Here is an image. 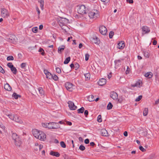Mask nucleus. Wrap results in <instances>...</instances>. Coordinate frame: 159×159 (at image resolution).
<instances>
[{
	"mask_svg": "<svg viewBox=\"0 0 159 159\" xmlns=\"http://www.w3.org/2000/svg\"><path fill=\"white\" fill-rule=\"evenodd\" d=\"M86 8L84 5L80 6L78 9V13L81 15L86 14Z\"/></svg>",
	"mask_w": 159,
	"mask_h": 159,
	"instance_id": "3",
	"label": "nucleus"
},
{
	"mask_svg": "<svg viewBox=\"0 0 159 159\" xmlns=\"http://www.w3.org/2000/svg\"><path fill=\"white\" fill-rule=\"evenodd\" d=\"M144 55L146 58H148L149 57V54L148 52H144Z\"/></svg>",
	"mask_w": 159,
	"mask_h": 159,
	"instance_id": "42",
	"label": "nucleus"
},
{
	"mask_svg": "<svg viewBox=\"0 0 159 159\" xmlns=\"http://www.w3.org/2000/svg\"><path fill=\"white\" fill-rule=\"evenodd\" d=\"M89 55L88 53H86L85 54V60L86 61H88L89 60Z\"/></svg>",
	"mask_w": 159,
	"mask_h": 159,
	"instance_id": "48",
	"label": "nucleus"
},
{
	"mask_svg": "<svg viewBox=\"0 0 159 159\" xmlns=\"http://www.w3.org/2000/svg\"><path fill=\"white\" fill-rule=\"evenodd\" d=\"M84 143L86 144H88L89 143V140L88 139H87L84 140Z\"/></svg>",
	"mask_w": 159,
	"mask_h": 159,
	"instance_id": "57",
	"label": "nucleus"
},
{
	"mask_svg": "<svg viewBox=\"0 0 159 159\" xmlns=\"http://www.w3.org/2000/svg\"><path fill=\"white\" fill-rule=\"evenodd\" d=\"M142 82L141 80H139L133 84L132 85V86L133 87H140L142 86Z\"/></svg>",
	"mask_w": 159,
	"mask_h": 159,
	"instance_id": "15",
	"label": "nucleus"
},
{
	"mask_svg": "<svg viewBox=\"0 0 159 159\" xmlns=\"http://www.w3.org/2000/svg\"><path fill=\"white\" fill-rule=\"evenodd\" d=\"M65 87L66 89L70 91H72L73 90V85L70 82H67L65 84Z\"/></svg>",
	"mask_w": 159,
	"mask_h": 159,
	"instance_id": "11",
	"label": "nucleus"
},
{
	"mask_svg": "<svg viewBox=\"0 0 159 159\" xmlns=\"http://www.w3.org/2000/svg\"><path fill=\"white\" fill-rule=\"evenodd\" d=\"M66 122L68 125H72V123L71 122L68 121H66Z\"/></svg>",
	"mask_w": 159,
	"mask_h": 159,
	"instance_id": "60",
	"label": "nucleus"
},
{
	"mask_svg": "<svg viewBox=\"0 0 159 159\" xmlns=\"http://www.w3.org/2000/svg\"><path fill=\"white\" fill-rule=\"evenodd\" d=\"M142 98V96L140 95L135 100L136 102L139 101Z\"/></svg>",
	"mask_w": 159,
	"mask_h": 159,
	"instance_id": "46",
	"label": "nucleus"
},
{
	"mask_svg": "<svg viewBox=\"0 0 159 159\" xmlns=\"http://www.w3.org/2000/svg\"><path fill=\"white\" fill-rule=\"evenodd\" d=\"M11 137L14 141L15 145L17 147H20L21 144V141L19 136L15 133H12Z\"/></svg>",
	"mask_w": 159,
	"mask_h": 159,
	"instance_id": "1",
	"label": "nucleus"
},
{
	"mask_svg": "<svg viewBox=\"0 0 159 159\" xmlns=\"http://www.w3.org/2000/svg\"><path fill=\"white\" fill-rule=\"evenodd\" d=\"M16 39V36L12 34L8 35L6 38L7 41L11 43H14L15 42Z\"/></svg>",
	"mask_w": 159,
	"mask_h": 159,
	"instance_id": "5",
	"label": "nucleus"
},
{
	"mask_svg": "<svg viewBox=\"0 0 159 159\" xmlns=\"http://www.w3.org/2000/svg\"><path fill=\"white\" fill-rule=\"evenodd\" d=\"M68 104L70 110H75L77 109V107L74 105V103L73 102L69 101L68 102Z\"/></svg>",
	"mask_w": 159,
	"mask_h": 159,
	"instance_id": "10",
	"label": "nucleus"
},
{
	"mask_svg": "<svg viewBox=\"0 0 159 159\" xmlns=\"http://www.w3.org/2000/svg\"><path fill=\"white\" fill-rule=\"evenodd\" d=\"M139 149L142 152H144L146 151V149H145L142 146H140L139 147Z\"/></svg>",
	"mask_w": 159,
	"mask_h": 159,
	"instance_id": "50",
	"label": "nucleus"
},
{
	"mask_svg": "<svg viewBox=\"0 0 159 159\" xmlns=\"http://www.w3.org/2000/svg\"><path fill=\"white\" fill-rule=\"evenodd\" d=\"M0 72L3 74L5 73V71L2 67L0 66Z\"/></svg>",
	"mask_w": 159,
	"mask_h": 159,
	"instance_id": "53",
	"label": "nucleus"
},
{
	"mask_svg": "<svg viewBox=\"0 0 159 159\" xmlns=\"http://www.w3.org/2000/svg\"><path fill=\"white\" fill-rule=\"evenodd\" d=\"M60 145L61 147L63 148H65L66 147V144L63 141H61L60 142Z\"/></svg>",
	"mask_w": 159,
	"mask_h": 159,
	"instance_id": "41",
	"label": "nucleus"
},
{
	"mask_svg": "<svg viewBox=\"0 0 159 159\" xmlns=\"http://www.w3.org/2000/svg\"><path fill=\"white\" fill-rule=\"evenodd\" d=\"M43 127L48 128L49 123H44L42 124Z\"/></svg>",
	"mask_w": 159,
	"mask_h": 159,
	"instance_id": "38",
	"label": "nucleus"
},
{
	"mask_svg": "<svg viewBox=\"0 0 159 159\" xmlns=\"http://www.w3.org/2000/svg\"><path fill=\"white\" fill-rule=\"evenodd\" d=\"M92 41L95 43H98L99 42V39L95 36H94L92 40Z\"/></svg>",
	"mask_w": 159,
	"mask_h": 159,
	"instance_id": "24",
	"label": "nucleus"
},
{
	"mask_svg": "<svg viewBox=\"0 0 159 159\" xmlns=\"http://www.w3.org/2000/svg\"><path fill=\"white\" fill-rule=\"evenodd\" d=\"M4 89L6 90L10 91L11 90L12 88L11 86L8 83H7L4 85Z\"/></svg>",
	"mask_w": 159,
	"mask_h": 159,
	"instance_id": "20",
	"label": "nucleus"
},
{
	"mask_svg": "<svg viewBox=\"0 0 159 159\" xmlns=\"http://www.w3.org/2000/svg\"><path fill=\"white\" fill-rule=\"evenodd\" d=\"M101 132L102 135L103 136L107 137L109 136L108 132L105 129H101Z\"/></svg>",
	"mask_w": 159,
	"mask_h": 159,
	"instance_id": "16",
	"label": "nucleus"
},
{
	"mask_svg": "<svg viewBox=\"0 0 159 159\" xmlns=\"http://www.w3.org/2000/svg\"><path fill=\"white\" fill-rule=\"evenodd\" d=\"M44 72L46 75V78L49 79H52V75L51 74L48 72V71L47 70H44Z\"/></svg>",
	"mask_w": 159,
	"mask_h": 159,
	"instance_id": "14",
	"label": "nucleus"
},
{
	"mask_svg": "<svg viewBox=\"0 0 159 159\" xmlns=\"http://www.w3.org/2000/svg\"><path fill=\"white\" fill-rule=\"evenodd\" d=\"M117 100V101L119 103H121L122 101H123V99H122V98H120L119 99H118Z\"/></svg>",
	"mask_w": 159,
	"mask_h": 159,
	"instance_id": "55",
	"label": "nucleus"
},
{
	"mask_svg": "<svg viewBox=\"0 0 159 159\" xmlns=\"http://www.w3.org/2000/svg\"><path fill=\"white\" fill-rule=\"evenodd\" d=\"M59 23V25L61 29L64 30L66 32H68L70 30V28L68 26L62 23L60 21Z\"/></svg>",
	"mask_w": 159,
	"mask_h": 159,
	"instance_id": "9",
	"label": "nucleus"
},
{
	"mask_svg": "<svg viewBox=\"0 0 159 159\" xmlns=\"http://www.w3.org/2000/svg\"><path fill=\"white\" fill-rule=\"evenodd\" d=\"M148 111V108H145L143 111V115L144 116H147Z\"/></svg>",
	"mask_w": 159,
	"mask_h": 159,
	"instance_id": "32",
	"label": "nucleus"
},
{
	"mask_svg": "<svg viewBox=\"0 0 159 159\" xmlns=\"http://www.w3.org/2000/svg\"><path fill=\"white\" fill-rule=\"evenodd\" d=\"M142 30L143 32H145V34L148 33L150 32L147 26H143L142 27Z\"/></svg>",
	"mask_w": 159,
	"mask_h": 159,
	"instance_id": "21",
	"label": "nucleus"
},
{
	"mask_svg": "<svg viewBox=\"0 0 159 159\" xmlns=\"http://www.w3.org/2000/svg\"><path fill=\"white\" fill-rule=\"evenodd\" d=\"M153 74L151 72H149L146 73L145 75V76L146 77H148L149 78H151Z\"/></svg>",
	"mask_w": 159,
	"mask_h": 159,
	"instance_id": "26",
	"label": "nucleus"
},
{
	"mask_svg": "<svg viewBox=\"0 0 159 159\" xmlns=\"http://www.w3.org/2000/svg\"><path fill=\"white\" fill-rule=\"evenodd\" d=\"M84 76H85L86 80H89L90 79V75L89 73L85 74Z\"/></svg>",
	"mask_w": 159,
	"mask_h": 159,
	"instance_id": "31",
	"label": "nucleus"
},
{
	"mask_svg": "<svg viewBox=\"0 0 159 159\" xmlns=\"http://www.w3.org/2000/svg\"><path fill=\"white\" fill-rule=\"evenodd\" d=\"M56 72L59 74L61 72V70L60 68H58V67L56 69Z\"/></svg>",
	"mask_w": 159,
	"mask_h": 159,
	"instance_id": "52",
	"label": "nucleus"
},
{
	"mask_svg": "<svg viewBox=\"0 0 159 159\" xmlns=\"http://www.w3.org/2000/svg\"><path fill=\"white\" fill-rule=\"evenodd\" d=\"M89 16L90 18L96 20L99 17V13L97 10H94L89 12Z\"/></svg>",
	"mask_w": 159,
	"mask_h": 159,
	"instance_id": "2",
	"label": "nucleus"
},
{
	"mask_svg": "<svg viewBox=\"0 0 159 159\" xmlns=\"http://www.w3.org/2000/svg\"><path fill=\"white\" fill-rule=\"evenodd\" d=\"M113 107V105L111 102H110L108 104L107 107V110H110Z\"/></svg>",
	"mask_w": 159,
	"mask_h": 159,
	"instance_id": "34",
	"label": "nucleus"
},
{
	"mask_svg": "<svg viewBox=\"0 0 159 159\" xmlns=\"http://www.w3.org/2000/svg\"><path fill=\"white\" fill-rule=\"evenodd\" d=\"M125 47L124 42L121 41L118 44L117 48L120 49H123Z\"/></svg>",
	"mask_w": 159,
	"mask_h": 159,
	"instance_id": "17",
	"label": "nucleus"
},
{
	"mask_svg": "<svg viewBox=\"0 0 159 159\" xmlns=\"http://www.w3.org/2000/svg\"><path fill=\"white\" fill-rule=\"evenodd\" d=\"M124 135L125 136H127L128 135V133L127 131H125L124 133Z\"/></svg>",
	"mask_w": 159,
	"mask_h": 159,
	"instance_id": "61",
	"label": "nucleus"
},
{
	"mask_svg": "<svg viewBox=\"0 0 159 159\" xmlns=\"http://www.w3.org/2000/svg\"><path fill=\"white\" fill-rule=\"evenodd\" d=\"M84 110V107H82L80 108L78 110V113H83Z\"/></svg>",
	"mask_w": 159,
	"mask_h": 159,
	"instance_id": "37",
	"label": "nucleus"
},
{
	"mask_svg": "<svg viewBox=\"0 0 159 159\" xmlns=\"http://www.w3.org/2000/svg\"><path fill=\"white\" fill-rule=\"evenodd\" d=\"M99 31L103 35H105L107 32V28L104 26H101L99 27Z\"/></svg>",
	"mask_w": 159,
	"mask_h": 159,
	"instance_id": "8",
	"label": "nucleus"
},
{
	"mask_svg": "<svg viewBox=\"0 0 159 159\" xmlns=\"http://www.w3.org/2000/svg\"><path fill=\"white\" fill-rule=\"evenodd\" d=\"M8 116L9 117L10 119L12 120H14V118L15 117V115L11 114L8 115Z\"/></svg>",
	"mask_w": 159,
	"mask_h": 159,
	"instance_id": "36",
	"label": "nucleus"
},
{
	"mask_svg": "<svg viewBox=\"0 0 159 159\" xmlns=\"http://www.w3.org/2000/svg\"><path fill=\"white\" fill-rule=\"evenodd\" d=\"M114 34V32L112 31H111L109 34V37L110 39L112 38V37Z\"/></svg>",
	"mask_w": 159,
	"mask_h": 159,
	"instance_id": "39",
	"label": "nucleus"
},
{
	"mask_svg": "<svg viewBox=\"0 0 159 159\" xmlns=\"http://www.w3.org/2000/svg\"><path fill=\"white\" fill-rule=\"evenodd\" d=\"M52 78L55 80H57L58 79V77L56 75L52 76Z\"/></svg>",
	"mask_w": 159,
	"mask_h": 159,
	"instance_id": "51",
	"label": "nucleus"
},
{
	"mask_svg": "<svg viewBox=\"0 0 159 159\" xmlns=\"http://www.w3.org/2000/svg\"><path fill=\"white\" fill-rule=\"evenodd\" d=\"M107 76L109 79L112 76L111 73H110L109 75H108Z\"/></svg>",
	"mask_w": 159,
	"mask_h": 159,
	"instance_id": "62",
	"label": "nucleus"
},
{
	"mask_svg": "<svg viewBox=\"0 0 159 159\" xmlns=\"http://www.w3.org/2000/svg\"><path fill=\"white\" fill-rule=\"evenodd\" d=\"M41 131H39L36 129H33L32 131L33 135L37 139L39 137V135L40 134V132Z\"/></svg>",
	"mask_w": 159,
	"mask_h": 159,
	"instance_id": "13",
	"label": "nucleus"
},
{
	"mask_svg": "<svg viewBox=\"0 0 159 159\" xmlns=\"http://www.w3.org/2000/svg\"><path fill=\"white\" fill-rule=\"evenodd\" d=\"M115 64L116 65L115 68H117V67H118L121 65V61L120 60H116L115 61Z\"/></svg>",
	"mask_w": 159,
	"mask_h": 159,
	"instance_id": "25",
	"label": "nucleus"
},
{
	"mask_svg": "<svg viewBox=\"0 0 159 159\" xmlns=\"http://www.w3.org/2000/svg\"><path fill=\"white\" fill-rule=\"evenodd\" d=\"M1 16L3 18L7 17L9 16V13L6 9L3 8L1 9Z\"/></svg>",
	"mask_w": 159,
	"mask_h": 159,
	"instance_id": "6",
	"label": "nucleus"
},
{
	"mask_svg": "<svg viewBox=\"0 0 159 159\" xmlns=\"http://www.w3.org/2000/svg\"><path fill=\"white\" fill-rule=\"evenodd\" d=\"M50 154L56 157H59L60 156V154L58 152H55L52 151L50 152Z\"/></svg>",
	"mask_w": 159,
	"mask_h": 159,
	"instance_id": "22",
	"label": "nucleus"
},
{
	"mask_svg": "<svg viewBox=\"0 0 159 159\" xmlns=\"http://www.w3.org/2000/svg\"><path fill=\"white\" fill-rule=\"evenodd\" d=\"M43 148V146L42 145H40L39 146V150L40 151Z\"/></svg>",
	"mask_w": 159,
	"mask_h": 159,
	"instance_id": "59",
	"label": "nucleus"
},
{
	"mask_svg": "<svg viewBox=\"0 0 159 159\" xmlns=\"http://www.w3.org/2000/svg\"><path fill=\"white\" fill-rule=\"evenodd\" d=\"M110 97L111 98L114 100H116L118 99V95L117 93L116 92L113 91L110 93Z\"/></svg>",
	"mask_w": 159,
	"mask_h": 159,
	"instance_id": "12",
	"label": "nucleus"
},
{
	"mask_svg": "<svg viewBox=\"0 0 159 159\" xmlns=\"http://www.w3.org/2000/svg\"><path fill=\"white\" fill-rule=\"evenodd\" d=\"M60 128V126L57 123L55 122L49 123L48 129H56Z\"/></svg>",
	"mask_w": 159,
	"mask_h": 159,
	"instance_id": "4",
	"label": "nucleus"
},
{
	"mask_svg": "<svg viewBox=\"0 0 159 159\" xmlns=\"http://www.w3.org/2000/svg\"><path fill=\"white\" fill-rule=\"evenodd\" d=\"M13 120L20 124H22L23 122V121L16 115H15L14 120Z\"/></svg>",
	"mask_w": 159,
	"mask_h": 159,
	"instance_id": "19",
	"label": "nucleus"
},
{
	"mask_svg": "<svg viewBox=\"0 0 159 159\" xmlns=\"http://www.w3.org/2000/svg\"><path fill=\"white\" fill-rule=\"evenodd\" d=\"M64 159H75L73 158H71L70 157H64Z\"/></svg>",
	"mask_w": 159,
	"mask_h": 159,
	"instance_id": "64",
	"label": "nucleus"
},
{
	"mask_svg": "<svg viewBox=\"0 0 159 159\" xmlns=\"http://www.w3.org/2000/svg\"><path fill=\"white\" fill-rule=\"evenodd\" d=\"M26 65V64L25 63H22L21 65V67L23 70H25Z\"/></svg>",
	"mask_w": 159,
	"mask_h": 159,
	"instance_id": "47",
	"label": "nucleus"
},
{
	"mask_svg": "<svg viewBox=\"0 0 159 159\" xmlns=\"http://www.w3.org/2000/svg\"><path fill=\"white\" fill-rule=\"evenodd\" d=\"M106 83V80L104 78H101L98 83L99 85L102 86Z\"/></svg>",
	"mask_w": 159,
	"mask_h": 159,
	"instance_id": "18",
	"label": "nucleus"
},
{
	"mask_svg": "<svg viewBox=\"0 0 159 159\" xmlns=\"http://www.w3.org/2000/svg\"><path fill=\"white\" fill-rule=\"evenodd\" d=\"M97 120L99 122H101L102 121V119L101 115H99L98 117Z\"/></svg>",
	"mask_w": 159,
	"mask_h": 159,
	"instance_id": "43",
	"label": "nucleus"
},
{
	"mask_svg": "<svg viewBox=\"0 0 159 159\" xmlns=\"http://www.w3.org/2000/svg\"><path fill=\"white\" fill-rule=\"evenodd\" d=\"M70 57H68L67 58L65 61H64V64H68L70 61Z\"/></svg>",
	"mask_w": 159,
	"mask_h": 159,
	"instance_id": "35",
	"label": "nucleus"
},
{
	"mask_svg": "<svg viewBox=\"0 0 159 159\" xmlns=\"http://www.w3.org/2000/svg\"><path fill=\"white\" fill-rule=\"evenodd\" d=\"M102 2H103L105 4L107 3H108L109 1L110 0H101Z\"/></svg>",
	"mask_w": 159,
	"mask_h": 159,
	"instance_id": "54",
	"label": "nucleus"
},
{
	"mask_svg": "<svg viewBox=\"0 0 159 159\" xmlns=\"http://www.w3.org/2000/svg\"><path fill=\"white\" fill-rule=\"evenodd\" d=\"M40 135H39V137L37 139L41 141H45L46 139V134L42 131L40 132Z\"/></svg>",
	"mask_w": 159,
	"mask_h": 159,
	"instance_id": "7",
	"label": "nucleus"
},
{
	"mask_svg": "<svg viewBox=\"0 0 159 159\" xmlns=\"http://www.w3.org/2000/svg\"><path fill=\"white\" fill-rule=\"evenodd\" d=\"M128 2H129V3H133V0H126Z\"/></svg>",
	"mask_w": 159,
	"mask_h": 159,
	"instance_id": "58",
	"label": "nucleus"
},
{
	"mask_svg": "<svg viewBox=\"0 0 159 159\" xmlns=\"http://www.w3.org/2000/svg\"><path fill=\"white\" fill-rule=\"evenodd\" d=\"M38 28L37 27H35L32 29V31L34 33H36L38 31Z\"/></svg>",
	"mask_w": 159,
	"mask_h": 159,
	"instance_id": "40",
	"label": "nucleus"
},
{
	"mask_svg": "<svg viewBox=\"0 0 159 159\" xmlns=\"http://www.w3.org/2000/svg\"><path fill=\"white\" fill-rule=\"evenodd\" d=\"M85 147L83 145H81L79 147V149L81 151H84L85 149Z\"/></svg>",
	"mask_w": 159,
	"mask_h": 159,
	"instance_id": "45",
	"label": "nucleus"
},
{
	"mask_svg": "<svg viewBox=\"0 0 159 159\" xmlns=\"http://www.w3.org/2000/svg\"><path fill=\"white\" fill-rule=\"evenodd\" d=\"M11 71L14 74H16L17 73V70L16 68L14 66L13 67L11 68Z\"/></svg>",
	"mask_w": 159,
	"mask_h": 159,
	"instance_id": "33",
	"label": "nucleus"
},
{
	"mask_svg": "<svg viewBox=\"0 0 159 159\" xmlns=\"http://www.w3.org/2000/svg\"><path fill=\"white\" fill-rule=\"evenodd\" d=\"M7 66L9 67L10 68L13 67V66H14L11 63H8L7 64Z\"/></svg>",
	"mask_w": 159,
	"mask_h": 159,
	"instance_id": "49",
	"label": "nucleus"
},
{
	"mask_svg": "<svg viewBox=\"0 0 159 159\" xmlns=\"http://www.w3.org/2000/svg\"><path fill=\"white\" fill-rule=\"evenodd\" d=\"M65 48V46L62 45L61 47H59L58 48V52L59 53H61L63 51Z\"/></svg>",
	"mask_w": 159,
	"mask_h": 159,
	"instance_id": "27",
	"label": "nucleus"
},
{
	"mask_svg": "<svg viewBox=\"0 0 159 159\" xmlns=\"http://www.w3.org/2000/svg\"><path fill=\"white\" fill-rule=\"evenodd\" d=\"M39 2L40 3V7L42 10L43 9L44 1L43 0H39Z\"/></svg>",
	"mask_w": 159,
	"mask_h": 159,
	"instance_id": "28",
	"label": "nucleus"
},
{
	"mask_svg": "<svg viewBox=\"0 0 159 159\" xmlns=\"http://www.w3.org/2000/svg\"><path fill=\"white\" fill-rule=\"evenodd\" d=\"M159 103V99H158L155 102V104L157 105Z\"/></svg>",
	"mask_w": 159,
	"mask_h": 159,
	"instance_id": "63",
	"label": "nucleus"
},
{
	"mask_svg": "<svg viewBox=\"0 0 159 159\" xmlns=\"http://www.w3.org/2000/svg\"><path fill=\"white\" fill-rule=\"evenodd\" d=\"M84 114L86 117H87V116L88 114V111L87 110H86L84 111Z\"/></svg>",
	"mask_w": 159,
	"mask_h": 159,
	"instance_id": "56",
	"label": "nucleus"
},
{
	"mask_svg": "<svg viewBox=\"0 0 159 159\" xmlns=\"http://www.w3.org/2000/svg\"><path fill=\"white\" fill-rule=\"evenodd\" d=\"M13 97H14L15 99H18V97L20 98L21 96L20 95L17 94L16 93H14L12 95Z\"/></svg>",
	"mask_w": 159,
	"mask_h": 159,
	"instance_id": "29",
	"label": "nucleus"
},
{
	"mask_svg": "<svg viewBox=\"0 0 159 159\" xmlns=\"http://www.w3.org/2000/svg\"><path fill=\"white\" fill-rule=\"evenodd\" d=\"M38 91L39 93V96H43L44 95V92L41 87L39 88L38 89Z\"/></svg>",
	"mask_w": 159,
	"mask_h": 159,
	"instance_id": "23",
	"label": "nucleus"
},
{
	"mask_svg": "<svg viewBox=\"0 0 159 159\" xmlns=\"http://www.w3.org/2000/svg\"><path fill=\"white\" fill-rule=\"evenodd\" d=\"M7 60L8 61L13 60L14 58L12 56H9L7 57Z\"/></svg>",
	"mask_w": 159,
	"mask_h": 159,
	"instance_id": "44",
	"label": "nucleus"
},
{
	"mask_svg": "<svg viewBox=\"0 0 159 159\" xmlns=\"http://www.w3.org/2000/svg\"><path fill=\"white\" fill-rule=\"evenodd\" d=\"M88 99L90 102L93 101L94 100V99L93 95H89L88 97Z\"/></svg>",
	"mask_w": 159,
	"mask_h": 159,
	"instance_id": "30",
	"label": "nucleus"
}]
</instances>
